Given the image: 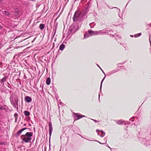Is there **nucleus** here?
Returning <instances> with one entry per match:
<instances>
[{
  "label": "nucleus",
  "mask_w": 151,
  "mask_h": 151,
  "mask_svg": "<svg viewBox=\"0 0 151 151\" xmlns=\"http://www.w3.org/2000/svg\"><path fill=\"white\" fill-rule=\"evenodd\" d=\"M88 9V8L87 7L86 9L81 12L76 11L73 17V21L76 22L81 21L83 19V17L86 16L87 13Z\"/></svg>",
  "instance_id": "f257e3e1"
},
{
  "label": "nucleus",
  "mask_w": 151,
  "mask_h": 151,
  "mask_svg": "<svg viewBox=\"0 0 151 151\" xmlns=\"http://www.w3.org/2000/svg\"><path fill=\"white\" fill-rule=\"evenodd\" d=\"M33 134L32 132H27L25 134L22 135L21 136V138L25 143L30 142L32 139Z\"/></svg>",
  "instance_id": "f03ea898"
},
{
  "label": "nucleus",
  "mask_w": 151,
  "mask_h": 151,
  "mask_svg": "<svg viewBox=\"0 0 151 151\" xmlns=\"http://www.w3.org/2000/svg\"><path fill=\"white\" fill-rule=\"evenodd\" d=\"M88 32L90 36H95L99 34V31H94L91 29H89L88 30Z\"/></svg>",
  "instance_id": "7ed1b4c3"
},
{
  "label": "nucleus",
  "mask_w": 151,
  "mask_h": 151,
  "mask_svg": "<svg viewBox=\"0 0 151 151\" xmlns=\"http://www.w3.org/2000/svg\"><path fill=\"white\" fill-rule=\"evenodd\" d=\"M74 117L75 120L79 119L85 116L84 115L81 116L80 114H79L74 113Z\"/></svg>",
  "instance_id": "20e7f679"
},
{
  "label": "nucleus",
  "mask_w": 151,
  "mask_h": 151,
  "mask_svg": "<svg viewBox=\"0 0 151 151\" xmlns=\"http://www.w3.org/2000/svg\"><path fill=\"white\" fill-rule=\"evenodd\" d=\"M49 135L50 136V137L52 133V124L51 123V122H50L49 123Z\"/></svg>",
  "instance_id": "39448f33"
},
{
  "label": "nucleus",
  "mask_w": 151,
  "mask_h": 151,
  "mask_svg": "<svg viewBox=\"0 0 151 151\" xmlns=\"http://www.w3.org/2000/svg\"><path fill=\"white\" fill-rule=\"evenodd\" d=\"M97 66L98 67L100 68V70H101L102 71L103 73L105 75V76L104 77V78L102 80V81H101V85H100V91H101V88H102V83H103V81H104V79H105V78L106 77V75H105V73H104V71L102 70V69L101 68V67L99 66L98 65H97Z\"/></svg>",
  "instance_id": "423d86ee"
},
{
  "label": "nucleus",
  "mask_w": 151,
  "mask_h": 151,
  "mask_svg": "<svg viewBox=\"0 0 151 151\" xmlns=\"http://www.w3.org/2000/svg\"><path fill=\"white\" fill-rule=\"evenodd\" d=\"M99 34L101 35H103L104 33H107L109 32L108 30L106 29H104L102 30H99Z\"/></svg>",
  "instance_id": "0eeeda50"
},
{
  "label": "nucleus",
  "mask_w": 151,
  "mask_h": 151,
  "mask_svg": "<svg viewBox=\"0 0 151 151\" xmlns=\"http://www.w3.org/2000/svg\"><path fill=\"white\" fill-rule=\"evenodd\" d=\"M76 31V29H74V28H73V27L72 26L70 29L69 31L68 32V35L73 34Z\"/></svg>",
  "instance_id": "6e6552de"
},
{
  "label": "nucleus",
  "mask_w": 151,
  "mask_h": 151,
  "mask_svg": "<svg viewBox=\"0 0 151 151\" xmlns=\"http://www.w3.org/2000/svg\"><path fill=\"white\" fill-rule=\"evenodd\" d=\"M25 101L27 103L31 102L32 101V98L28 96H26L25 97Z\"/></svg>",
  "instance_id": "1a4fd4ad"
},
{
  "label": "nucleus",
  "mask_w": 151,
  "mask_h": 151,
  "mask_svg": "<svg viewBox=\"0 0 151 151\" xmlns=\"http://www.w3.org/2000/svg\"><path fill=\"white\" fill-rule=\"evenodd\" d=\"M27 129V128H24L22 129H20V130H19V131L17 133V136H19V135L20 134L22 133V132L23 131H24V130H25V129Z\"/></svg>",
  "instance_id": "9d476101"
},
{
  "label": "nucleus",
  "mask_w": 151,
  "mask_h": 151,
  "mask_svg": "<svg viewBox=\"0 0 151 151\" xmlns=\"http://www.w3.org/2000/svg\"><path fill=\"white\" fill-rule=\"evenodd\" d=\"M125 122L122 120H117L116 121V123L119 125L122 124Z\"/></svg>",
  "instance_id": "9b49d317"
},
{
  "label": "nucleus",
  "mask_w": 151,
  "mask_h": 151,
  "mask_svg": "<svg viewBox=\"0 0 151 151\" xmlns=\"http://www.w3.org/2000/svg\"><path fill=\"white\" fill-rule=\"evenodd\" d=\"M65 48V45L63 43L61 44L60 47H59V50H64V48Z\"/></svg>",
  "instance_id": "f8f14e48"
},
{
  "label": "nucleus",
  "mask_w": 151,
  "mask_h": 151,
  "mask_svg": "<svg viewBox=\"0 0 151 151\" xmlns=\"http://www.w3.org/2000/svg\"><path fill=\"white\" fill-rule=\"evenodd\" d=\"M51 82L50 78L49 77H48L46 79V83L47 85H49L50 84Z\"/></svg>",
  "instance_id": "ddd939ff"
},
{
  "label": "nucleus",
  "mask_w": 151,
  "mask_h": 151,
  "mask_svg": "<svg viewBox=\"0 0 151 151\" xmlns=\"http://www.w3.org/2000/svg\"><path fill=\"white\" fill-rule=\"evenodd\" d=\"M99 131H100L101 132V135H100V136L101 137H104L105 135V132H104L102 130H100Z\"/></svg>",
  "instance_id": "4468645a"
},
{
  "label": "nucleus",
  "mask_w": 151,
  "mask_h": 151,
  "mask_svg": "<svg viewBox=\"0 0 151 151\" xmlns=\"http://www.w3.org/2000/svg\"><path fill=\"white\" fill-rule=\"evenodd\" d=\"M39 27L40 29L42 30L44 29L45 28V25L43 24H41L40 25Z\"/></svg>",
  "instance_id": "2eb2a0df"
},
{
  "label": "nucleus",
  "mask_w": 151,
  "mask_h": 151,
  "mask_svg": "<svg viewBox=\"0 0 151 151\" xmlns=\"http://www.w3.org/2000/svg\"><path fill=\"white\" fill-rule=\"evenodd\" d=\"M24 113L25 115L26 116H29L30 115V113L28 111H24Z\"/></svg>",
  "instance_id": "dca6fc26"
},
{
  "label": "nucleus",
  "mask_w": 151,
  "mask_h": 151,
  "mask_svg": "<svg viewBox=\"0 0 151 151\" xmlns=\"http://www.w3.org/2000/svg\"><path fill=\"white\" fill-rule=\"evenodd\" d=\"M90 36L88 34V33L86 32L84 35V37L85 39L89 37Z\"/></svg>",
  "instance_id": "f3484780"
},
{
  "label": "nucleus",
  "mask_w": 151,
  "mask_h": 151,
  "mask_svg": "<svg viewBox=\"0 0 151 151\" xmlns=\"http://www.w3.org/2000/svg\"><path fill=\"white\" fill-rule=\"evenodd\" d=\"M89 25L90 26V27L92 28L94 27L95 25V24L94 22H93L90 24Z\"/></svg>",
  "instance_id": "a211bd4d"
},
{
  "label": "nucleus",
  "mask_w": 151,
  "mask_h": 151,
  "mask_svg": "<svg viewBox=\"0 0 151 151\" xmlns=\"http://www.w3.org/2000/svg\"><path fill=\"white\" fill-rule=\"evenodd\" d=\"M3 14H5L6 16H9L10 15V13L9 12L7 11H4L3 13Z\"/></svg>",
  "instance_id": "6ab92c4d"
},
{
  "label": "nucleus",
  "mask_w": 151,
  "mask_h": 151,
  "mask_svg": "<svg viewBox=\"0 0 151 151\" xmlns=\"http://www.w3.org/2000/svg\"><path fill=\"white\" fill-rule=\"evenodd\" d=\"M6 80V77H4L1 80V82L2 83H3L5 82Z\"/></svg>",
  "instance_id": "aec40b11"
},
{
  "label": "nucleus",
  "mask_w": 151,
  "mask_h": 151,
  "mask_svg": "<svg viewBox=\"0 0 151 151\" xmlns=\"http://www.w3.org/2000/svg\"><path fill=\"white\" fill-rule=\"evenodd\" d=\"M14 15L16 16H17L19 14V13L18 12L16 11L14 12Z\"/></svg>",
  "instance_id": "412c9836"
},
{
  "label": "nucleus",
  "mask_w": 151,
  "mask_h": 151,
  "mask_svg": "<svg viewBox=\"0 0 151 151\" xmlns=\"http://www.w3.org/2000/svg\"><path fill=\"white\" fill-rule=\"evenodd\" d=\"M88 140H89V141H91V140H89V139H88ZM91 141H96L97 142H98L100 144H106V143H101V142H99V141H96V140H91Z\"/></svg>",
  "instance_id": "4be33fe9"
},
{
  "label": "nucleus",
  "mask_w": 151,
  "mask_h": 151,
  "mask_svg": "<svg viewBox=\"0 0 151 151\" xmlns=\"http://www.w3.org/2000/svg\"><path fill=\"white\" fill-rule=\"evenodd\" d=\"M10 102H11V103L12 105H14V103L13 102V100L12 99H10Z\"/></svg>",
  "instance_id": "5701e85b"
},
{
  "label": "nucleus",
  "mask_w": 151,
  "mask_h": 151,
  "mask_svg": "<svg viewBox=\"0 0 151 151\" xmlns=\"http://www.w3.org/2000/svg\"><path fill=\"white\" fill-rule=\"evenodd\" d=\"M142 35V33H140L139 34H138V36H135V37H139L140 36Z\"/></svg>",
  "instance_id": "b1692460"
},
{
  "label": "nucleus",
  "mask_w": 151,
  "mask_h": 151,
  "mask_svg": "<svg viewBox=\"0 0 151 151\" xmlns=\"http://www.w3.org/2000/svg\"><path fill=\"white\" fill-rule=\"evenodd\" d=\"M5 107L4 106H0V110H4Z\"/></svg>",
  "instance_id": "393cba45"
},
{
  "label": "nucleus",
  "mask_w": 151,
  "mask_h": 151,
  "mask_svg": "<svg viewBox=\"0 0 151 151\" xmlns=\"http://www.w3.org/2000/svg\"><path fill=\"white\" fill-rule=\"evenodd\" d=\"M15 101L16 102V103L17 104L18 102V99L17 98V99H15Z\"/></svg>",
  "instance_id": "a878e982"
},
{
  "label": "nucleus",
  "mask_w": 151,
  "mask_h": 151,
  "mask_svg": "<svg viewBox=\"0 0 151 151\" xmlns=\"http://www.w3.org/2000/svg\"><path fill=\"white\" fill-rule=\"evenodd\" d=\"M110 37H115V35H112V34H110L109 35Z\"/></svg>",
  "instance_id": "bb28decb"
},
{
  "label": "nucleus",
  "mask_w": 151,
  "mask_h": 151,
  "mask_svg": "<svg viewBox=\"0 0 151 151\" xmlns=\"http://www.w3.org/2000/svg\"><path fill=\"white\" fill-rule=\"evenodd\" d=\"M91 119L92 120H93V121H94V122L95 123L99 122V121H98L96 120H94V119Z\"/></svg>",
  "instance_id": "cd10ccee"
},
{
  "label": "nucleus",
  "mask_w": 151,
  "mask_h": 151,
  "mask_svg": "<svg viewBox=\"0 0 151 151\" xmlns=\"http://www.w3.org/2000/svg\"><path fill=\"white\" fill-rule=\"evenodd\" d=\"M14 9V8H13V9H12L13 10H15V11H19V9L18 8H17L16 9Z\"/></svg>",
  "instance_id": "c85d7f7f"
},
{
  "label": "nucleus",
  "mask_w": 151,
  "mask_h": 151,
  "mask_svg": "<svg viewBox=\"0 0 151 151\" xmlns=\"http://www.w3.org/2000/svg\"><path fill=\"white\" fill-rule=\"evenodd\" d=\"M100 130H99L98 129H97L96 130V132L97 133L98 135H99V133L98 132V131H99Z\"/></svg>",
  "instance_id": "c756f323"
},
{
  "label": "nucleus",
  "mask_w": 151,
  "mask_h": 151,
  "mask_svg": "<svg viewBox=\"0 0 151 151\" xmlns=\"http://www.w3.org/2000/svg\"><path fill=\"white\" fill-rule=\"evenodd\" d=\"M134 118V117H133V118H131V119H129V120H130V121H132V122H133V121H134V120L133 119H133V118Z\"/></svg>",
  "instance_id": "7c9ffc66"
},
{
  "label": "nucleus",
  "mask_w": 151,
  "mask_h": 151,
  "mask_svg": "<svg viewBox=\"0 0 151 151\" xmlns=\"http://www.w3.org/2000/svg\"><path fill=\"white\" fill-rule=\"evenodd\" d=\"M108 148H109L111 150L112 149V148L109 147L108 144H107V145L106 146Z\"/></svg>",
  "instance_id": "2f4dec72"
},
{
  "label": "nucleus",
  "mask_w": 151,
  "mask_h": 151,
  "mask_svg": "<svg viewBox=\"0 0 151 151\" xmlns=\"http://www.w3.org/2000/svg\"><path fill=\"white\" fill-rule=\"evenodd\" d=\"M89 4V2L87 3L86 4V6H88Z\"/></svg>",
  "instance_id": "473e14b6"
},
{
  "label": "nucleus",
  "mask_w": 151,
  "mask_h": 151,
  "mask_svg": "<svg viewBox=\"0 0 151 151\" xmlns=\"http://www.w3.org/2000/svg\"><path fill=\"white\" fill-rule=\"evenodd\" d=\"M121 63H118L117 65H118V67H120V66H119V65H120V64H121Z\"/></svg>",
  "instance_id": "72a5a7b5"
},
{
  "label": "nucleus",
  "mask_w": 151,
  "mask_h": 151,
  "mask_svg": "<svg viewBox=\"0 0 151 151\" xmlns=\"http://www.w3.org/2000/svg\"><path fill=\"white\" fill-rule=\"evenodd\" d=\"M116 151V149H114L113 150V151Z\"/></svg>",
  "instance_id": "f704fd0d"
},
{
  "label": "nucleus",
  "mask_w": 151,
  "mask_h": 151,
  "mask_svg": "<svg viewBox=\"0 0 151 151\" xmlns=\"http://www.w3.org/2000/svg\"><path fill=\"white\" fill-rule=\"evenodd\" d=\"M27 129H28L29 130V131H31V129H30V128H27Z\"/></svg>",
  "instance_id": "c9c22d12"
},
{
  "label": "nucleus",
  "mask_w": 151,
  "mask_h": 151,
  "mask_svg": "<svg viewBox=\"0 0 151 151\" xmlns=\"http://www.w3.org/2000/svg\"><path fill=\"white\" fill-rule=\"evenodd\" d=\"M2 28V26L0 24V29H1Z\"/></svg>",
  "instance_id": "e433bc0d"
},
{
  "label": "nucleus",
  "mask_w": 151,
  "mask_h": 151,
  "mask_svg": "<svg viewBox=\"0 0 151 151\" xmlns=\"http://www.w3.org/2000/svg\"><path fill=\"white\" fill-rule=\"evenodd\" d=\"M100 94L99 93V98H100Z\"/></svg>",
  "instance_id": "4c0bfd02"
},
{
  "label": "nucleus",
  "mask_w": 151,
  "mask_h": 151,
  "mask_svg": "<svg viewBox=\"0 0 151 151\" xmlns=\"http://www.w3.org/2000/svg\"><path fill=\"white\" fill-rule=\"evenodd\" d=\"M26 124H24L23 126H26Z\"/></svg>",
  "instance_id": "58836bf2"
},
{
  "label": "nucleus",
  "mask_w": 151,
  "mask_h": 151,
  "mask_svg": "<svg viewBox=\"0 0 151 151\" xmlns=\"http://www.w3.org/2000/svg\"><path fill=\"white\" fill-rule=\"evenodd\" d=\"M142 139L144 140V141H145L146 140V139H144V138H143Z\"/></svg>",
  "instance_id": "ea45409f"
},
{
  "label": "nucleus",
  "mask_w": 151,
  "mask_h": 151,
  "mask_svg": "<svg viewBox=\"0 0 151 151\" xmlns=\"http://www.w3.org/2000/svg\"><path fill=\"white\" fill-rule=\"evenodd\" d=\"M112 73L111 72H110L109 74V75H110V74H112Z\"/></svg>",
  "instance_id": "a19ab883"
},
{
  "label": "nucleus",
  "mask_w": 151,
  "mask_h": 151,
  "mask_svg": "<svg viewBox=\"0 0 151 151\" xmlns=\"http://www.w3.org/2000/svg\"><path fill=\"white\" fill-rule=\"evenodd\" d=\"M130 36L132 37H133V35H130Z\"/></svg>",
  "instance_id": "79ce46f5"
},
{
  "label": "nucleus",
  "mask_w": 151,
  "mask_h": 151,
  "mask_svg": "<svg viewBox=\"0 0 151 151\" xmlns=\"http://www.w3.org/2000/svg\"><path fill=\"white\" fill-rule=\"evenodd\" d=\"M33 129H34V131H35V127H34V128H33Z\"/></svg>",
  "instance_id": "37998d69"
},
{
  "label": "nucleus",
  "mask_w": 151,
  "mask_h": 151,
  "mask_svg": "<svg viewBox=\"0 0 151 151\" xmlns=\"http://www.w3.org/2000/svg\"><path fill=\"white\" fill-rule=\"evenodd\" d=\"M110 31H111V32H113V30H109V32H110Z\"/></svg>",
  "instance_id": "c03bdc74"
},
{
  "label": "nucleus",
  "mask_w": 151,
  "mask_h": 151,
  "mask_svg": "<svg viewBox=\"0 0 151 151\" xmlns=\"http://www.w3.org/2000/svg\"><path fill=\"white\" fill-rule=\"evenodd\" d=\"M117 71H116V70H114V71H115V72H117Z\"/></svg>",
  "instance_id": "a18cd8bd"
},
{
  "label": "nucleus",
  "mask_w": 151,
  "mask_h": 151,
  "mask_svg": "<svg viewBox=\"0 0 151 151\" xmlns=\"http://www.w3.org/2000/svg\"><path fill=\"white\" fill-rule=\"evenodd\" d=\"M29 126H31V124H29Z\"/></svg>",
  "instance_id": "49530a36"
},
{
  "label": "nucleus",
  "mask_w": 151,
  "mask_h": 151,
  "mask_svg": "<svg viewBox=\"0 0 151 151\" xmlns=\"http://www.w3.org/2000/svg\"><path fill=\"white\" fill-rule=\"evenodd\" d=\"M2 0H0V2H1V1Z\"/></svg>",
  "instance_id": "de8ad7c7"
},
{
  "label": "nucleus",
  "mask_w": 151,
  "mask_h": 151,
  "mask_svg": "<svg viewBox=\"0 0 151 151\" xmlns=\"http://www.w3.org/2000/svg\"><path fill=\"white\" fill-rule=\"evenodd\" d=\"M1 144H2L1 143H0V145H1Z\"/></svg>",
  "instance_id": "09e8293b"
},
{
  "label": "nucleus",
  "mask_w": 151,
  "mask_h": 151,
  "mask_svg": "<svg viewBox=\"0 0 151 151\" xmlns=\"http://www.w3.org/2000/svg\"><path fill=\"white\" fill-rule=\"evenodd\" d=\"M49 146H50V144H49Z\"/></svg>",
  "instance_id": "8fccbe9b"
},
{
  "label": "nucleus",
  "mask_w": 151,
  "mask_h": 151,
  "mask_svg": "<svg viewBox=\"0 0 151 151\" xmlns=\"http://www.w3.org/2000/svg\"><path fill=\"white\" fill-rule=\"evenodd\" d=\"M126 123H125V125H126Z\"/></svg>",
  "instance_id": "3c124183"
},
{
  "label": "nucleus",
  "mask_w": 151,
  "mask_h": 151,
  "mask_svg": "<svg viewBox=\"0 0 151 151\" xmlns=\"http://www.w3.org/2000/svg\"><path fill=\"white\" fill-rule=\"evenodd\" d=\"M127 5H126V6H127Z\"/></svg>",
  "instance_id": "603ef678"
},
{
  "label": "nucleus",
  "mask_w": 151,
  "mask_h": 151,
  "mask_svg": "<svg viewBox=\"0 0 151 151\" xmlns=\"http://www.w3.org/2000/svg\"><path fill=\"white\" fill-rule=\"evenodd\" d=\"M127 5H126V6H127Z\"/></svg>",
  "instance_id": "864d4df0"
},
{
  "label": "nucleus",
  "mask_w": 151,
  "mask_h": 151,
  "mask_svg": "<svg viewBox=\"0 0 151 151\" xmlns=\"http://www.w3.org/2000/svg\"><path fill=\"white\" fill-rule=\"evenodd\" d=\"M127 5H126V6H127Z\"/></svg>",
  "instance_id": "5fc2aeb1"
},
{
  "label": "nucleus",
  "mask_w": 151,
  "mask_h": 151,
  "mask_svg": "<svg viewBox=\"0 0 151 151\" xmlns=\"http://www.w3.org/2000/svg\"><path fill=\"white\" fill-rule=\"evenodd\" d=\"M124 63H122V64H123Z\"/></svg>",
  "instance_id": "6e6d98bb"
},
{
  "label": "nucleus",
  "mask_w": 151,
  "mask_h": 151,
  "mask_svg": "<svg viewBox=\"0 0 151 151\" xmlns=\"http://www.w3.org/2000/svg\"><path fill=\"white\" fill-rule=\"evenodd\" d=\"M150 43H151V41H150Z\"/></svg>",
  "instance_id": "4d7b16f0"
}]
</instances>
